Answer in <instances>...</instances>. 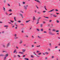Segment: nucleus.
I'll return each instance as SVG.
<instances>
[{
  "instance_id": "nucleus-1",
  "label": "nucleus",
  "mask_w": 60,
  "mask_h": 60,
  "mask_svg": "<svg viewBox=\"0 0 60 60\" xmlns=\"http://www.w3.org/2000/svg\"><path fill=\"white\" fill-rule=\"evenodd\" d=\"M24 9L25 10H27V7H28V5H26V6L25 5L24 6Z\"/></svg>"
},
{
  "instance_id": "nucleus-2",
  "label": "nucleus",
  "mask_w": 60,
  "mask_h": 60,
  "mask_svg": "<svg viewBox=\"0 0 60 60\" xmlns=\"http://www.w3.org/2000/svg\"><path fill=\"white\" fill-rule=\"evenodd\" d=\"M10 45V43H8L7 44V48H8L9 47V46Z\"/></svg>"
},
{
  "instance_id": "nucleus-3",
  "label": "nucleus",
  "mask_w": 60,
  "mask_h": 60,
  "mask_svg": "<svg viewBox=\"0 0 60 60\" xmlns=\"http://www.w3.org/2000/svg\"><path fill=\"white\" fill-rule=\"evenodd\" d=\"M53 17H54V18H56L57 16L56 15H53Z\"/></svg>"
},
{
  "instance_id": "nucleus-4",
  "label": "nucleus",
  "mask_w": 60,
  "mask_h": 60,
  "mask_svg": "<svg viewBox=\"0 0 60 60\" xmlns=\"http://www.w3.org/2000/svg\"><path fill=\"white\" fill-rule=\"evenodd\" d=\"M19 15H20V16H21V17L22 18V19H23V18H24L22 14H21V13H20L19 14Z\"/></svg>"
},
{
  "instance_id": "nucleus-5",
  "label": "nucleus",
  "mask_w": 60,
  "mask_h": 60,
  "mask_svg": "<svg viewBox=\"0 0 60 60\" xmlns=\"http://www.w3.org/2000/svg\"><path fill=\"white\" fill-rule=\"evenodd\" d=\"M22 43H23V41L22 40H21L19 42V44H22Z\"/></svg>"
},
{
  "instance_id": "nucleus-6",
  "label": "nucleus",
  "mask_w": 60,
  "mask_h": 60,
  "mask_svg": "<svg viewBox=\"0 0 60 60\" xmlns=\"http://www.w3.org/2000/svg\"><path fill=\"white\" fill-rule=\"evenodd\" d=\"M22 50V52H25L26 51V49H23Z\"/></svg>"
},
{
  "instance_id": "nucleus-7",
  "label": "nucleus",
  "mask_w": 60,
  "mask_h": 60,
  "mask_svg": "<svg viewBox=\"0 0 60 60\" xmlns=\"http://www.w3.org/2000/svg\"><path fill=\"white\" fill-rule=\"evenodd\" d=\"M35 1H36L37 2H38L39 3H40V1L39 0H34Z\"/></svg>"
},
{
  "instance_id": "nucleus-8",
  "label": "nucleus",
  "mask_w": 60,
  "mask_h": 60,
  "mask_svg": "<svg viewBox=\"0 0 60 60\" xmlns=\"http://www.w3.org/2000/svg\"><path fill=\"white\" fill-rule=\"evenodd\" d=\"M41 19V18H39L38 19H37V22H38V21H39V19Z\"/></svg>"
},
{
  "instance_id": "nucleus-9",
  "label": "nucleus",
  "mask_w": 60,
  "mask_h": 60,
  "mask_svg": "<svg viewBox=\"0 0 60 60\" xmlns=\"http://www.w3.org/2000/svg\"><path fill=\"white\" fill-rule=\"evenodd\" d=\"M3 2L4 4H5L6 3V0H4L3 1Z\"/></svg>"
},
{
  "instance_id": "nucleus-10",
  "label": "nucleus",
  "mask_w": 60,
  "mask_h": 60,
  "mask_svg": "<svg viewBox=\"0 0 60 60\" xmlns=\"http://www.w3.org/2000/svg\"><path fill=\"white\" fill-rule=\"evenodd\" d=\"M5 57H8V54H7L5 55Z\"/></svg>"
},
{
  "instance_id": "nucleus-11",
  "label": "nucleus",
  "mask_w": 60,
  "mask_h": 60,
  "mask_svg": "<svg viewBox=\"0 0 60 60\" xmlns=\"http://www.w3.org/2000/svg\"><path fill=\"white\" fill-rule=\"evenodd\" d=\"M30 21H31V20H29L27 21H26V23H28V22H29Z\"/></svg>"
},
{
  "instance_id": "nucleus-12",
  "label": "nucleus",
  "mask_w": 60,
  "mask_h": 60,
  "mask_svg": "<svg viewBox=\"0 0 60 60\" xmlns=\"http://www.w3.org/2000/svg\"><path fill=\"white\" fill-rule=\"evenodd\" d=\"M42 26H43V24H40V26L41 27H42Z\"/></svg>"
},
{
  "instance_id": "nucleus-13",
  "label": "nucleus",
  "mask_w": 60,
  "mask_h": 60,
  "mask_svg": "<svg viewBox=\"0 0 60 60\" xmlns=\"http://www.w3.org/2000/svg\"><path fill=\"white\" fill-rule=\"evenodd\" d=\"M33 20H34L35 19V17L34 16L33 18Z\"/></svg>"
},
{
  "instance_id": "nucleus-14",
  "label": "nucleus",
  "mask_w": 60,
  "mask_h": 60,
  "mask_svg": "<svg viewBox=\"0 0 60 60\" xmlns=\"http://www.w3.org/2000/svg\"><path fill=\"white\" fill-rule=\"evenodd\" d=\"M19 53H21V54H24V53L23 52H19Z\"/></svg>"
},
{
  "instance_id": "nucleus-15",
  "label": "nucleus",
  "mask_w": 60,
  "mask_h": 60,
  "mask_svg": "<svg viewBox=\"0 0 60 60\" xmlns=\"http://www.w3.org/2000/svg\"><path fill=\"white\" fill-rule=\"evenodd\" d=\"M25 37H26V38H28V36L27 35H25Z\"/></svg>"
},
{
  "instance_id": "nucleus-16",
  "label": "nucleus",
  "mask_w": 60,
  "mask_h": 60,
  "mask_svg": "<svg viewBox=\"0 0 60 60\" xmlns=\"http://www.w3.org/2000/svg\"><path fill=\"white\" fill-rule=\"evenodd\" d=\"M3 52H4H4L5 53H7V52L6 51H2Z\"/></svg>"
},
{
  "instance_id": "nucleus-17",
  "label": "nucleus",
  "mask_w": 60,
  "mask_h": 60,
  "mask_svg": "<svg viewBox=\"0 0 60 60\" xmlns=\"http://www.w3.org/2000/svg\"><path fill=\"white\" fill-rule=\"evenodd\" d=\"M3 10H4V11H5V8H4V7H3Z\"/></svg>"
},
{
  "instance_id": "nucleus-18",
  "label": "nucleus",
  "mask_w": 60,
  "mask_h": 60,
  "mask_svg": "<svg viewBox=\"0 0 60 60\" xmlns=\"http://www.w3.org/2000/svg\"><path fill=\"white\" fill-rule=\"evenodd\" d=\"M49 33L50 34H51V35H53V34H52V33H51V32H50Z\"/></svg>"
},
{
  "instance_id": "nucleus-19",
  "label": "nucleus",
  "mask_w": 60,
  "mask_h": 60,
  "mask_svg": "<svg viewBox=\"0 0 60 60\" xmlns=\"http://www.w3.org/2000/svg\"><path fill=\"white\" fill-rule=\"evenodd\" d=\"M10 21H11V22H12V23H13V22H14V21H12L11 20H10Z\"/></svg>"
},
{
  "instance_id": "nucleus-20",
  "label": "nucleus",
  "mask_w": 60,
  "mask_h": 60,
  "mask_svg": "<svg viewBox=\"0 0 60 60\" xmlns=\"http://www.w3.org/2000/svg\"><path fill=\"white\" fill-rule=\"evenodd\" d=\"M17 35L16 34H15L14 35L15 37H16Z\"/></svg>"
},
{
  "instance_id": "nucleus-21",
  "label": "nucleus",
  "mask_w": 60,
  "mask_h": 60,
  "mask_svg": "<svg viewBox=\"0 0 60 60\" xmlns=\"http://www.w3.org/2000/svg\"><path fill=\"white\" fill-rule=\"evenodd\" d=\"M10 11V12H11L12 11V10L11 9H10L9 11Z\"/></svg>"
},
{
  "instance_id": "nucleus-22",
  "label": "nucleus",
  "mask_w": 60,
  "mask_h": 60,
  "mask_svg": "<svg viewBox=\"0 0 60 60\" xmlns=\"http://www.w3.org/2000/svg\"><path fill=\"white\" fill-rule=\"evenodd\" d=\"M31 57H32V58H34V56H33L32 55H31Z\"/></svg>"
},
{
  "instance_id": "nucleus-23",
  "label": "nucleus",
  "mask_w": 60,
  "mask_h": 60,
  "mask_svg": "<svg viewBox=\"0 0 60 60\" xmlns=\"http://www.w3.org/2000/svg\"><path fill=\"white\" fill-rule=\"evenodd\" d=\"M4 55L3 54H1L0 55V56H4Z\"/></svg>"
},
{
  "instance_id": "nucleus-24",
  "label": "nucleus",
  "mask_w": 60,
  "mask_h": 60,
  "mask_svg": "<svg viewBox=\"0 0 60 60\" xmlns=\"http://www.w3.org/2000/svg\"><path fill=\"white\" fill-rule=\"evenodd\" d=\"M25 59V60H29V59H28L27 58H24Z\"/></svg>"
},
{
  "instance_id": "nucleus-25",
  "label": "nucleus",
  "mask_w": 60,
  "mask_h": 60,
  "mask_svg": "<svg viewBox=\"0 0 60 60\" xmlns=\"http://www.w3.org/2000/svg\"><path fill=\"white\" fill-rule=\"evenodd\" d=\"M38 14H41V12L39 11H38Z\"/></svg>"
},
{
  "instance_id": "nucleus-26",
  "label": "nucleus",
  "mask_w": 60,
  "mask_h": 60,
  "mask_svg": "<svg viewBox=\"0 0 60 60\" xmlns=\"http://www.w3.org/2000/svg\"><path fill=\"white\" fill-rule=\"evenodd\" d=\"M41 31L42 32H43V29H41Z\"/></svg>"
},
{
  "instance_id": "nucleus-27",
  "label": "nucleus",
  "mask_w": 60,
  "mask_h": 60,
  "mask_svg": "<svg viewBox=\"0 0 60 60\" xmlns=\"http://www.w3.org/2000/svg\"><path fill=\"white\" fill-rule=\"evenodd\" d=\"M22 4H26V3L24 2H23L22 3Z\"/></svg>"
},
{
  "instance_id": "nucleus-28",
  "label": "nucleus",
  "mask_w": 60,
  "mask_h": 60,
  "mask_svg": "<svg viewBox=\"0 0 60 60\" xmlns=\"http://www.w3.org/2000/svg\"><path fill=\"white\" fill-rule=\"evenodd\" d=\"M31 47H32V48H34V45H31Z\"/></svg>"
},
{
  "instance_id": "nucleus-29",
  "label": "nucleus",
  "mask_w": 60,
  "mask_h": 60,
  "mask_svg": "<svg viewBox=\"0 0 60 60\" xmlns=\"http://www.w3.org/2000/svg\"><path fill=\"white\" fill-rule=\"evenodd\" d=\"M15 39H18V37H15Z\"/></svg>"
},
{
  "instance_id": "nucleus-30",
  "label": "nucleus",
  "mask_w": 60,
  "mask_h": 60,
  "mask_svg": "<svg viewBox=\"0 0 60 60\" xmlns=\"http://www.w3.org/2000/svg\"><path fill=\"white\" fill-rule=\"evenodd\" d=\"M16 17H15L14 18V20H15V21H16Z\"/></svg>"
},
{
  "instance_id": "nucleus-31",
  "label": "nucleus",
  "mask_w": 60,
  "mask_h": 60,
  "mask_svg": "<svg viewBox=\"0 0 60 60\" xmlns=\"http://www.w3.org/2000/svg\"><path fill=\"white\" fill-rule=\"evenodd\" d=\"M14 58H15V57H17V56L16 55H14Z\"/></svg>"
},
{
  "instance_id": "nucleus-32",
  "label": "nucleus",
  "mask_w": 60,
  "mask_h": 60,
  "mask_svg": "<svg viewBox=\"0 0 60 60\" xmlns=\"http://www.w3.org/2000/svg\"><path fill=\"white\" fill-rule=\"evenodd\" d=\"M20 11L22 13H24V12H23L22 11Z\"/></svg>"
},
{
  "instance_id": "nucleus-33",
  "label": "nucleus",
  "mask_w": 60,
  "mask_h": 60,
  "mask_svg": "<svg viewBox=\"0 0 60 60\" xmlns=\"http://www.w3.org/2000/svg\"><path fill=\"white\" fill-rule=\"evenodd\" d=\"M56 22L58 23H59V21H58V20H57L56 21Z\"/></svg>"
},
{
  "instance_id": "nucleus-34",
  "label": "nucleus",
  "mask_w": 60,
  "mask_h": 60,
  "mask_svg": "<svg viewBox=\"0 0 60 60\" xmlns=\"http://www.w3.org/2000/svg\"><path fill=\"white\" fill-rule=\"evenodd\" d=\"M41 54V53H38V55H40Z\"/></svg>"
},
{
  "instance_id": "nucleus-35",
  "label": "nucleus",
  "mask_w": 60,
  "mask_h": 60,
  "mask_svg": "<svg viewBox=\"0 0 60 60\" xmlns=\"http://www.w3.org/2000/svg\"><path fill=\"white\" fill-rule=\"evenodd\" d=\"M16 51V49L14 51V53H15Z\"/></svg>"
},
{
  "instance_id": "nucleus-36",
  "label": "nucleus",
  "mask_w": 60,
  "mask_h": 60,
  "mask_svg": "<svg viewBox=\"0 0 60 60\" xmlns=\"http://www.w3.org/2000/svg\"><path fill=\"white\" fill-rule=\"evenodd\" d=\"M52 31H56V30L55 29H53L52 30Z\"/></svg>"
},
{
  "instance_id": "nucleus-37",
  "label": "nucleus",
  "mask_w": 60,
  "mask_h": 60,
  "mask_svg": "<svg viewBox=\"0 0 60 60\" xmlns=\"http://www.w3.org/2000/svg\"><path fill=\"white\" fill-rule=\"evenodd\" d=\"M14 24H15V26H17V25H16V24H17V23H16V22Z\"/></svg>"
},
{
  "instance_id": "nucleus-38",
  "label": "nucleus",
  "mask_w": 60,
  "mask_h": 60,
  "mask_svg": "<svg viewBox=\"0 0 60 60\" xmlns=\"http://www.w3.org/2000/svg\"><path fill=\"white\" fill-rule=\"evenodd\" d=\"M5 14H6L7 15H8V13H7V12H5Z\"/></svg>"
},
{
  "instance_id": "nucleus-39",
  "label": "nucleus",
  "mask_w": 60,
  "mask_h": 60,
  "mask_svg": "<svg viewBox=\"0 0 60 60\" xmlns=\"http://www.w3.org/2000/svg\"><path fill=\"white\" fill-rule=\"evenodd\" d=\"M37 30L38 31H40V30L38 29H37Z\"/></svg>"
},
{
  "instance_id": "nucleus-40",
  "label": "nucleus",
  "mask_w": 60,
  "mask_h": 60,
  "mask_svg": "<svg viewBox=\"0 0 60 60\" xmlns=\"http://www.w3.org/2000/svg\"><path fill=\"white\" fill-rule=\"evenodd\" d=\"M18 22H19V23H20L21 22V21L20 20L19 21H18Z\"/></svg>"
},
{
  "instance_id": "nucleus-41",
  "label": "nucleus",
  "mask_w": 60,
  "mask_h": 60,
  "mask_svg": "<svg viewBox=\"0 0 60 60\" xmlns=\"http://www.w3.org/2000/svg\"><path fill=\"white\" fill-rule=\"evenodd\" d=\"M54 9H53L52 10H51V11L52 12V11H54Z\"/></svg>"
},
{
  "instance_id": "nucleus-42",
  "label": "nucleus",
  "mask_w": 60,
  "mask_h": 60,
  "mask_svg": "<svg viewBox=\"0 0 60 60\" xmlns=\"http://www.w3.org/2000/svg\"><path fill=\"white\" fill-rule=\"evenodd\" d=\"M49 46L50 47H51V43H50L49 44Z\"/></svg>"
},
{
  "instance_id": "nucleus-43",
  "label": "nucleus",
  "mask_w": 60,
  "mask_h": 60,
  "mask_svg": "<svg viewBox=\"0 0 60 60\" xmlns=\"http://www.w3.org/2000/svg\"><path fill=\"white\" fill-rule=\"evenodd\" d=\"M20 25H22V26H24V25L23 24H20Z\"/></svg>"
},
{
  "instance_id": "nucleus-44",
  "label": "nucleus",
  "mask_w": 60,
  "mask_h": 60,
  "mask_svg": "<svg viewBox=\"0 0 60 60\" xmlns=\"http://www.w3.org/2000/svg\"><path fill=\"white\" fill-rule=\"evenodd\" d=\"M17 56H18V57H20V56L19 55H17Z\"/></svg>"
},
{
  "instance_id": "nucleus-45",
  "label": "nucleus",
  "mask_w": 60,
  "mask_h": 60,
  "mask_svg": "<svg viewBox=\"0 0 60 60\" xmlns=\"http://www.w3.org/2000/svg\"><path fill=\"white\" fill-rule=\"evenodd\" d=\"M45 54H46V55H48V54H49V53L48 52H45Z\"/></svg>"
},
{
  "instance_id": "nucleus-46",
  "label": "nucleus",
  "mask_w": 60,
  "mask_h": 60,
  "mask_svg": "<svg viewBox=\"0 0 60 60\" xmlns=\"http://www.w3.org/2000/svg\"><path fill=\"white\" fill-rule=\"evenodd\" d=\"M44 17L45 18H47V19H49V17H46L45 16H44Z\"/></svg>"
},
{
  "instance_id": "nucleus-47",
  "label": "nucleus",
  "mask_w": 60,
  "mask_h": 60,
  "mask_svg": "<svg viewBox=\"0 0 60 60\" xmlns=\"http://www.w3.org/2000/svg\"><path fill=\"white\" fill-rule=\"evenodd\" d=\"M16 48L17 49H19V47L17 46L16 47Z\"/></svg>"
},
{
  "instance_id": "nucleus-48",
  "label": "nucleus",
  "mask_w": 60,
  "mask_h": 60,
  "mask_svg": "<svg viewBox=\"0 0 60 60\" xmlns=\"http://www.w3.org/2000/svg\"><path fill=\"white\" fill-rule=\"evenodd\" d=\"M40 45H39L38 46H36L37 47H40Z\"/></svg>"
},
{
  "instance_id": "nucleus-49",
  "label": "nucleus",
  "mask_w": 60,
  "mask_h": 60,
  "mask_svg": "<svg viewBox=\"0 0 60 60\" xmlns=\"http://www.w3.org/2000/svg\"><path fill=\"white\" fill-rule=\"evenodd\" d=\"M36 56H37V57H40V56H39L38 55H36Z\"/></svg>"
},
{
  "instance_id": "nucleus-50",
  "label": "nucleus",
  "mask_w": 60,
  "mask_h": 60,
  "mask_svg": "<svg viewBox=\"0 0 60 60\" xmlns=\"http://www.w3.org/2000/svg\"><path fill=\"white\" fill-rule=\"evenodd\" d=\"M4 27H8V26H4Z\"/></svg>"
},
{
  "instance_id": "nucleus-51",
  "label": "nucleus",
  "mask_w": 60,
  "mask_h": 60,
  "mask_svg": "<svg viewBox=\"0 0 60 60\" xmlns=\"http://www.w3.org/2000/svg\"><path fill=\"white\" fill-rule=\"evenodd\" d=\"M54 58V56H52V58Z\"/></svg>"
},
{
  "instance_id": "nucleus-52",
  "label": "nucleus",
  "mask_w": 60,
  "mask_h": 60,
  "mask_svg": "<svg viewBox=\"0 0 60 60\" xmlns=\"http://www.w3.org/2000/svg\"><path fill=\"white\" fill-rule=\"evenodd\" d=\"M19 6H21V5H20V3H19Z\"/></svg>"
},
{
  "instance_id": "nucleus-53",
  "label": "nucleus",
  "mask_w": 60,
  "mask_h": 60,
  "mask_svg": "<svg viewBox=\"0 0 60 60\" xmlns=\"http://www.w3.org/2000/svg\"><path fill=\"white\" fill-rule=\"evenodd\" d=\"M38 37L39 38H41V37H40V36H38Z\"/></svg>"
},
{
  "instance_id": "nucleus-54",
  "label": "nucleus",
  "mask_w": 60,
  "mask_h": 60,
  "mask_svg": "<svg viewBox=\"0 0 60 60\" xmlns=\"http://www.w3.org/2000/svg\"><path fill=\"white\" fill-rule=\"evenodd\" d=\"M44 33H47V32L46 31H44Z\"/></svg>"
},
{
  "instance_id": "nucleus-55",
  "label": "nucleus",
  "mask_w": 60,
  "mask_h": 60,
  "mask_svg": "<svg viewBox=\"0 0 60 60\" xmlns=\"http://www.w3.org/2000/svg\"><path fill=\"white\" fill-rule=\"evenodd\" d=\"M56 33L57 32H59V30H56Z\"/></svg>"
},
{
  "instance_id": "nucleus-56",
  "label": "nucleus",
  "mask_w": 60,
  "mask_h": 60,
  "mask_svg": "<svg viewBox=\"0 0 60 60\" xmlns=\"http://www.w3.org/2000/svg\"><path fill=\"white\" fill-rule=\"evenodd\" d=\"M0 23L2 24V23H3V22L0 21Z\"/></svg>"
},
{
  "instance_id": "nucleus-57",
  "label": "nucleus",
  "mask_w": 60,
  "mask_h": 60,
  "mask_svg": "<svg viewBox=\"0 0 60 60\" xmlns=\"http://www.w3.org/2000/svg\"><path fill=\"white\" fill-rule=\"evenodd\" d=\"M2 33H3V34H4V31H2Z\"/></svg>"
},
{
  "instance_id": "nucleus-58",
  "label": "nucleus",
  "mask_w": 60,
  "mask_h": 60,
  "mask_svg": "<svg viewBox=\"0 0 60 60\" xmlns=\"http://www.w3.org/2000/svg\"><path fill=\"white\" fill-rule=\"evenodd\" d=\"M8 5L9 6H10V5L9 4H8Z\"/></svg>"
},
{
  "instance_id": "nucleus-59",
  "label": "nucleus",
  "mask_w": 60,
  "mask_h": 60,
  "mask_svg": "<svg viewBox=\"0 0 60 60\" xmlns=\"http://www.w3.org/2000/svg\"><path fill=\"white\" fill-rule=\"evenodd\" d=\"M3 47L4 48H5V45H3Z\"/></svg>"
},
{
  "instance_id": "nucleus-60",
  "label": "nucleus",
  "mask_w": 60,
  "mask_h": 60,
  "mask_svg": "<svg viewBox=\"0 0 60 60\" xmlns=\"http://www.w3.org/2000/svg\"><path fill=\"white\" fill-rule=\"evenodd\" d=\"M55 11H58V10H57V9H56Z\"/></svg>"
},
{
  "instance_id": "nucleus-61",
  "label": "nucleus",
  "mask_w": 60,
  "mask_h": 60,
  "mask_svg": "<svg viewBox=\"0 0 60 60\" xmlns=\"http://www.w3.org/2000/svg\"><path fill=\"white\" fill-rule=\"evenodd\" d=\"M43 23L44 24H45V23H46V22H43Z\"/></svg>"
},
{
  "instance_id": "nucleus-62",
  "label": "nucleus",
  "mask_w": 60,
  "mask_h": 60,
  "mask_svg": "<svg viewBox=\"0 0 60 60\" xmlns=\"http://www.w3.org/2000/svg\"><path fill=\"white\" fill-rule=\"evenodd\" d=\"M39 52L38 51H37V53H39Z\"/></svg>"
},
{
  "instance_id": "nucleus-63",
  "label": "nucleus",
  "mask_w": 60,
  "mask_h": 60,
  "mask_svg": "<svg viewBox=\"0 0 60 60\" xmlns=\"http://www.w3.org/2000/svg\"><path fill=\"white\" fill-rule=\"evenodd\" d=\"M6 58V57H5L4 58V60H5Z\"/></svg>"
},
{
  "instance_id": "nucleus-64",
  "label": "nucleus",
  "mask_w": 60,
  "mask_h": 60,
  "mask_svg": "<svg viewBox=\"0 0 60 60\" xmlns=\"http://www.w3.org/2000/svg\"><path fill=\"white\" fill-rule=\"evenodd\" d=\"M52 21V20H50L49 21V22H51Z\"/></svg>"
}]
</instances>
